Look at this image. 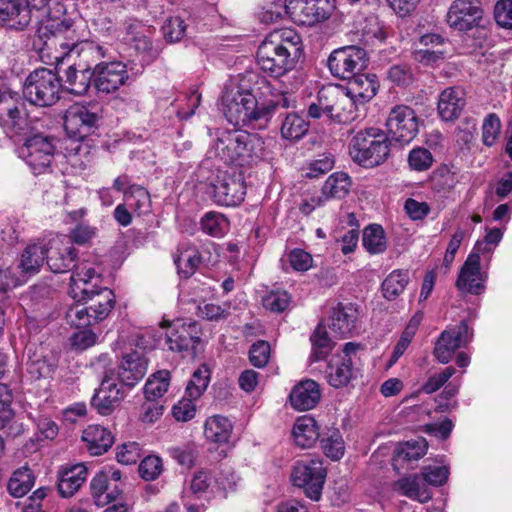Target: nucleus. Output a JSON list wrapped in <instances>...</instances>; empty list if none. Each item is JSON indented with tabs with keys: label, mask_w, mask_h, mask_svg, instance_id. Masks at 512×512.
<instances>
[{
	"label": "nucleus",
	"mask_w": 512,
	"mask_h": 512,
	"mask_svg": "<svg viewBox=\"0 0 512 512\" xmlns=\"http://www.w3.org/2000/svg\"><path fill=\"white\" fill-rule=\"evenodd\" d=\"M33 46L41 53L59 47L61 53L54 58L56 61L76 55L79 62L69 65L63 72L62 86L75 95H84L91 86L94 78V63L105 57L102 46L93 42L80 41L69 19L52 21L33 40Z\"/></svg>",
	"instance_id": "1"
},
{
	"label": "nucleus",
	"mask_w": 512,
	"mask_h": 512,
	"mask_svg": "<svg viewBox=\"0 0 512 512\" xmlns=\"http://www.w3.org/2000/svg\"><path fill=\"white\" fill-rule=\"evenodd\" d=\"M301 52V37L294 29H276L260 43L257 63L271 77L280 78L295 68Z\"/></svg>",
	"instance_id": "2"
},
{
	"label": "nucleus",
	"mask_w": 512,
	"mask_h": 512,
	"mask_svg": "<svg viewBox=\"0 0 512 512\" xmlns=\"http://www.w3.org/2000/svg\"><path fill=\"white\" fill-rule=\"evenodd\" d=\"M223 113L226 119L235 126H244L252 122L266 124L271 117L290 106L285 94L275 96V99L258 105L252 94L240 93L230 85H226L222 96Z\"/></svg>",
	"instance_id": "3"
},
{
	"label": "nucleus",
	"mask_w": 512,
	"mask_h": 512,
	"mask_svg": "<svg viewBox=\"0 0 512 512\" xmlns=\"http://www.w3.org/2000/svg\"><path fill=\"white\" fill-rule=\"evenodd\" d=\"M213 150L215 156L225 164L244 166L260 157L262 141L256 134L244 130L223 131L218 136Z\"/></svg>",
	"instance_id": "4"
},
{
	"label": "nucleus",
	"mask_w": 512,
	"mask_h": 512,
	"mask_svg": "<svg viewBox=\"0 0 512 512\" xmlns=\"http://www.w3.org/2000/svg\"><path fill=\"white\" fill-rule=\"evenodd\" d=\"M391 140L385 131L370 127L359 130L349 144L352 160L366 168L383 164L390 156Z\"/></svg>",
	"instance_id": "5"
},
{
	"label": "nucleus",
	"mask_w": 512,
	"mask_h": 512,
	"mask_svg": "<svg viewBox=\"0 0 512 512\" xmlns=\"http://www.w3.org/2000/svg\"><path fill=\"white\" fill-rule=\"evenodd\" d=\"M308 115L314 119L325 116L336 123H348L358 118V111L344 87L328 85L319 90L316 102L308 107Z\"/></svg>",
	"instance_id": "6"
},
{
	"label": "nucleus",
	"mask_w": 512,
	"mask_h": 512,
	"mask_svg": "<svg viewBox=\"0 0 512 512\" xmlns=\"http://www.w3.org/2000/svg\"><path fill=\"white\" fill-rule=\"evenodd\" d=\"M24 138V143L18 148V156L26 162L34 174L46 172L54 160L57 138L45 133H34V131Z\"/></svg>",
	"instance_id": "7"
},
{
	"label": "nucleus",
	"mask_w": 512,
	"mask_h": 512,
	"mask_svg": "<svg viewBox=\"0 0 512 512\" xmlns=\"http://www.w3.org/2000/svg\"><path fill=\"white\" fill-rule=\"evenodd\" d=\"M61 87L62 82L55 72L40 68L26 78L23 95L31 104L47 107L59 100Z\"/></svg>",
	"instance_id": "8"
},
{
	"label": "nucleus",
	"mask_w": 512,
	"mask_h": 512,
	"mask_svg": "<svg viewBox=\"0 0 512 512\" xmlns=\"http://www.w3.org/2000/svg\"><path fill=\"white\" fill-rule=\"evenodd\" d=\"M207 193L218 205L233 207L244 200L246 186L241 173L219 170L208 183Z\"/></svg>",
	"instance_id": "9"
},
{
	"label": "nucleus",
	"mask_w": 512,
	"mask_h": 512,
	"mask_svg": "<svg viewBox=\"0 0 512 512\" xmlns=\"http://www.w3.org/2000/svg\"><path fill=\"white\" fill-rule=\"evenodd\" d=\"M102 119L98 103H74L64 115V129L70 137L83 139L98 128Z\"/></svg>",
	"instance_id": "10"
},
{
	"label": "nucleus",
	"mask_w": 512,
	"mask_h": 512,
	"mask_svg": "<svg viewBox=\"0 0 512 512\" xmlns=\"http://www.w3.org/2000/svg\"><path fill=\"white\" fill-rule=\"evenodd\" d=\"M327 64L334 77L349 80L367 68L368 57L362 47L343 46L331 52Z\"/></svg>",
	"instance_id": "11"
},
{
	"label": "nucleus",
	"mask_w": 512,
	"mask_h": 512,
	"mask_svg": "<svg viewBox=\"0 0 512 512\" xmlns=\"http://www.w3.org/2000/svg\"><path fill=\"white\" fill-rule=\"evenodd\" d=\"M101 283L100 267L88 260H82L71 274L69 294L77 302H87L104 288Z\"/></svg>",
	"instance_id": "12"
},
{
	"label": "nucleus",
	"mask_w": 512,
	"mask_h": 512,
	"mask_svg": "<svg viewBox=\"0 0 512 512\" xmlns=\"http://www.w3.org/2000/svg\"><path fill=\"white\" fill-rule=\"evenodd\" d=\"M386 134L400 144L410 143L419 132V118L411 107L396 105L386 119Z\"/></svg>",
	"instance_id": "13"
},
{
	"label": "nucleus",
	"mask_w": 512,
	"mask_h": 512,
	"mask_svg": "<svg viewBox=\"0 0 512 512\" xmlns=\"http://www.w3.org/2000/svg\"><path fill=\"white\" fill-rule=\"evenodd\" d=\"M326 470L319 460L297 462L293 467L291 479L295 486L304 490L307 497L318 501L325 483Z\"/></svg>",
	"instance_id": "14"
},
{
	"label": "nucleus",
	"mask_w": 512,
	"mask_h": 512,
	"mask_svg": "<svg viewBox=\"0 0 512 512\" xmlns=\"http://www.w3.org/2000/svg\"><path fill=\"white\" fill-rule=\"evenodd\" d=\"M286 12L294 23L310 26L327 19L333 10L330 0H286Z\"/></svg>",
	"instance_id": "15"
},
{
	"label": "nucleus",
	"mask_w": 512,
	"mask_h": 512,
	"mask_svg": "<svg viewBox=\"0 0 512 512\" xmlns=\"http://www.w3.org/2000/svg\"><path fill=\"white\" fill-rule=\"evenodd\" d=\"M472 336L473 333L464 320L459 325L444 330L435 344L434 357L442 364L449 363L455 351L466 346Z\"/></svg>",
	"instance_id": "16"
},
{
	"label": "nucleus",
	"mask_w": 512,
	"mask_h": 512,
	"mask_svg": "<svg viewBox=\"0 0 512 512\" xmlns=\"http://www.w3.org/2000/svg\"><path fill=\"white\" fill-rule=\"evenodd\" d=\"M126 65L120 61L94 63L93 85L98 93L117 91L128 80Z\"/></svg>",
	"instance_id": "17"
},
{
	"label": "nucleus",
	"mask_w": 512,
	"mask_h": 512,
	"mask_svg": "<svg viewBox=\"0 0 512 512\" xmlns=\"http://www.w3.org/2000/svg\"><path fill=\"white\" fill-rule=\"evenodd\" d=\"M112 371L106 372L98 389L91 398V406L103 416L110 415L126 397L122 385L113 379Z\"/></svg>",
	"instance_id": "18"
},
{
	"label": "nucleus",
	"mask_w": 512,
	"mask_h": 512,
	"mask_svg": "<svg viewBox=\"0 0 512 512\" xmlns=\"http://www.w3.org/2000/svg\"><path fill=\"white\" fill-rule=\"evenodd\" d=\"M483 9L478 0H455L447 13V23L458 31H468L479 25Z\"/></svg>",
	"instance_id": "19"
},
{
	"label": "nucleus",
	"mask_w": 512,
	"mask_h": 512,
	"mask_svg": "<svg viewBox=\"0 0 512 512\" xmlns=\"http://www.w3.org/2000/svg\"><path fill=\"white\" fill-rule=\"evenodd\" d=\"M487 273L481 271L478 253H470L462 265L456 287L462 293L479 295L485 290Z\"/></svg>",
	"instance_id": "20"
},
{
	"label": "nucleus",
	"mask_w": 512,
	"mask_h": 512,
	"mask_svg": "<svg viewBox=\"0 0 512 512\" xmlns=\"http://www.w3.org/2000/svg\"><path fill=\"white\" fill-rule=\"evenodd\" d=\"M173 330L167 334L166 343L169 350L184 352L194 350L200 343L199 328L195 321L176 320L172 323Z\"/></svg>",
	"instance_id": "21"
},
{
	"label": "nucleus",
	"mask_w": 512,
	"mask_h": 512,
	"mask_svg": "<svg viewBox=\"0 0 512 512\" xmlns=\"http://www.w3.org/2000/svg\"><path fill=\"white\" fill-rule=\"evenodd\" d=\"M31 0H0V24L15 30L25 29L31 21Z\"/></svg>",
	"instance_id": "22"
},
{
	"label": "nucleus",
	"mask_w": 512,
	"mask_h": 512,
	"mask_svg": "<svg viewBox=\"0 0 512 512\" xmlns=\"http://www.w3.org/2000/svg\"><path fill=\"white\" fill-rule=\"evenodd\" d=\"M379 89V81L375 74L359 72L348 80L344 90L356 104L357 111L369 102Z\"/></svg>",
	"instance_id": "23"
},
{
	"label": "nucleus",
	"mask_w": 512,
	"mask_h": 512,
	"mask_svg": "<svg viewBox=\"0 0 512 512\" xmlns=\"http://www.w3.org/2000/svg\"><path fill=\"white\" fill-rule=\"evenodd\" d=\"M77 251L72 243L53 240L51 246L46 249V261L50 270L54 273H65L75 270Z\"/></svg>",
	"instance_id": "24"
},
{
	"label": "nucleus",
	"mask_w": 512,
	"mask_h": 512,
	"mask_svg": "<svg viewBox=\"0 0 512 512\" xmlns=\"http://www.w3.org/2000/svg\"><path fill=\"white\" fill-rule=\"evenodd\" d=\"M466 105V93L459 86L444 89L438 99L437 110L443 121L457 119Z\"/></svg>",
	"instance_id": "25"
},
{
	"label": "nucleus",
	"mask_w": 512,
	"mask_h": 512,
	"mask_svg": "<svg viewBox=\"0 0 512 512\" xmlns=\"http://www.w3.org/2000/svg\"><path fill=\"white\" fill-rule=\"evenodd\" d=\"M240 93L252 94L258 102V98L266 97L272 93L270 82L266 77L255 71H246L239 74L228 84Z\"/></svg>",
	"instance_id": "26"
},
{
	"label": "nucleus",
	"mask_w": 512,
	"mask_h": 512,
	"mask_svg": "<svg viewBox=\"0 0 512 512\" xmlns=\"http://www.w3.org/2000/svg\"><path fill=\"white\" fill-rule=\"evenodd\" d=\"M358 311L352 303H338L331 311L329 327L335 336L347 338L355 328Z\"/></svg>",
	"instance_id": "27"
},
{
	"label": "nucleus",
	"mask_w": 512,
	"mask_h": 512,
	"mask_svg": "<svg viewBox=\"0 0 512 512\" xmlns=\"http://www.w3.org/2000/svg\"><path fill=\"white\" fill-rule=\"evenodd\" d=\"M147 372V360L138 352L125 355L118 370L122 386L134 387Z\"/></svg>",
	"instance_id": "28"
},
{
	"label": "nucleus",
	"mask_w": 512,
	"mask_h": 512,
	"mask_svg": "<svg viewBox=\"0 0 512 512\" xmlns=\"http://www.w3.org/2000/svg\"><path fill=\"white\" fill-rule=\"evenodd\" d=\"M320 397L319 385L311 379L301 381L292 389L289 395L292 407L299 411L314 408L319 402Z\"/></svg>",
	"instance_id": "29"
},
{
	"label": "nucleus",
	"mask_w": 512,
	"mask_h": 512,
	"mask_svg": "<svg viewBox=\"0 0 512 512\" xmlns=\"http://www.w3.org/2000/svg\"><path fill=\"white\" fill-rule=\"evenodd\" d=\"M82 440L86 443V447L91 455H102L114 443V437L111 432L100 425L88 426L83 431Z\"/></svg>",
	"instance_id": "30"
},
{
	"label": "nucleus",
	"mask_w": 512,
	"mask_h": 512,
	"mask_svg": "<svg viewBox=\"0 0 512 512\" xmlns=\"http://www.w3.org/2000/svg\"><path fill=\"white\" fill-rule=\"evenodd\" d=\"M353 376L352 358L334 355L326 369L329 384L335 388L346 386Z\"/></svg>",
	"instance_id": "31"
},
{
	"label": "nucleus",
	"mask_w": 512,
	"mask_h": 512,
	"mask_svg": "<svg viewBox=\"0 0 512 512\" xmlns=\"http://www.w3.org/2000/svg\"><path fill=\"white\" fill-rule=\"evenodd\" d=\"M87 477L83 464L66 467L59 472L58 491L63 497H71L82 486Z\"/></svg>",
	"instance_id": "32"
},
{
	"label": "nucleus",
	"mask_w": 512,
	"mask_h": 512,
	"mask_svg": "<svg viewBox=\"0 0 512 512\" xmlns=\"http://www.w3.org/2000/svg\"><path fill=\"white\" fill-rule=\"evenodd\" d=\"M392 489L408 498L418 500L421 503L428 502L432 495L422 481L420 475L403 477L395 481Z\"/></svg>",
	"instance_id": "33"
},
{
	"label": "nucleus",
	"mask_w": 512,
	"mask_h": 512,
	"mask_svg": "<svg viewBox=\"0 0 512 512\" xmlns=\"http://www.w3.org/2000/svg\"><path fill=\"white\" fill-rule=\"evenodd\" d=\"M292 434L297 446L310 448L321 437L319 427L314 418L302 416L294 424Z\"/></svg>",
	"instance_id": "34"
},
{
	"label": "nucleus",
	"mask_w": 512,
	"mask_h": 512,
	"mask_svg": "<svg viewBox=\"0 0 512 512\" xmlns=\"http://www.w3.org/2000/svg\"><path fill=\"white\" fill-rule=\"evenodd\" d=\"M91 494L97 507H104L114 501L119 495L117 487L111 488L107 473L98 472L90 483Z\"/></svg>",
	"instance_id": "35"
},
{
	"label": "nucleus",
	"mask_w": 512,
	"mask_h": 512,
	"mask_svg": "<svg viewBox=\"0 0 512 512\" xmlns=\"http://www.w3.org/2000/svg\"><path fill=\"white\" fill-rule=\"evenodd\" d=\"M46 259V248L41 244H32L23 251L18 268L26 279L39 272Z\"/></svg>",
	"instance_id": "36"
},
{
	"label": "nucleus",
	"mask_w": 512,
	"mask_h": 512,
	"mask_svg": "<svg viewBox=\"0 0 512 512\" xmlns=\"http://www.w3.org/2000/svg\"><path fill=\"white\" fill-rule=\"evenodd\" d=\"M88 309L93 315L96 322L102 321L107 318L115 305V295L112 290L107 287L100 289V292L94 294L84 304H88Z\"/></svg>",
	"instance_id": "37"
},
{
	"label": "nucleus",
	"mask_w": 512,
	"mask_h": 512,
	"mask_svg": "<svg viewBox=\"0 0 512 512\" xmlns=\"http://www.w3.org/2000/svg\"><path fill=\"white\" fill-rule=\"evenodd\" d=\"M232 433V423L226 417L214 415L209 417L204 426V435L207 440L215 443L228 442Z\"/></svg>",
	"instance_id": "38"
},
{
	"label": "nucleus",
	"mask_w": 512,
	"mask_h": 512,
	"mask_svg": "<svg viewBox=\"0 0 512 512\" xmlns=\"http://www.w3.org/2000/svg\"><path fill=\"white\" fill-rule=\"evenodd\" d=\"M54 367L53 358L45 353L43 347L36 349L32 355H29L27 371L34 379L50 377Z\"/></svg>",
	"instance_id": "39"
},
{
	"label": "nucleus",
	"mask_w": 512,
	"mask_h": 512,
	"mask_svg": "<svg viewBox=\"0 0 512 512\" xmlns=\"http://www.w3.org/2000/svg\"><path fill=\"white\" fill-rule=\"evenodd\" d=\"M1 128L9 137L27 136L35 130L33 121L29 118L24 104L18 112L14 113L9 122L6 121Z\"/></svg>",
	"instance_id": "40"
},
{
	"label": "nucleus",
	"mask_w": 512,
	"mask_h": 512,
	"mask_svg": "<svg viewBox=\"0 0 512 512\" xmlns=\"http://www.w3.org/2000/svg\"><path fill=\"white\" fill-rule=\"evenodd\" d=\"M309 130V123L295 112L286 113L281 123V135L290 141L300 140Z\"/></svg>",
	"instance_id": "41"
},
{
	"label": "nucleus",
	"mask_w": 512,
	"mask_h": 512,
	"mask_svg": "<svg viewBox=\"0 0 512 512\" xmlns=\"http://www.w3.org/2000/svg\"><path fill=\"white\" fill-rule=\"evenodd\" d=\"M25 104L21 95L6 87L0 86V127L6 122H9L11 116L18 112Z\"/></svg>",
	"instance_id": "42"
},
{
	"label": "nucleus",
	"mask_w": 512,
	"mask_h": 512,
	"mask_svg": "<svg viewBox=\"0 0 512 512\" xmlns=\"http://www.w3.org/2000/svg\"><path fill=\"white\" fill-rule=\"evenodd\" d=\"M351 187V179L348 174L344 172H337L328 177L322 187V194L325 199L329 198H343L345 197Z\"/></svg>",
	"instance_id": "43"
},
{
	"label": "nucleus",
	"mask_w": 512,
	"mask_h": 512,
	"mask_svg": "<svg viewBox=\"0 0 512 512\" xmlns=\"http://www.w3.org/2000/svg\"><path fill=\"white\" fill-rule=\"evenodd\" d=\"M410 281L407 270L392 271L382 283L383 296L387 300L396 299L406 288Z\"/></svg>",
	"instance_id": "44"
},
{
	"label": "nucleus",
	"mask_w": 512,
	"mask_h": 512,
	"mask_svg": "<svg viewBox=\"0 0 512 512\" xmlns=\"http://www.w3.org/2000/svg\"><path fill=\"white\" fill-rule=\"evenodd\" d=\"M362 242L370 254H381L386 250L385 232L378 224L368 225L363 230Z\"/></svg>",
	"instance_id": "45"
},
{
	"label": "nucleus",
	"mask_w": 512,
	"mask_h": 512,
	"mask_svg": "<svg viewBox=\"0 0 512 512\" xmlns=\"http://www.w3.org/2000/svg\"><path fill=\"white\" fill-rule=\"evenodd\" d=\"M321 447L324 454L332 460L342 458L345 452V445L340 431L336 428H331L323 433Z\"/></svg>",
	"instance_id": "46"
},
{
	"label": "nucleus",
	"mask_w": 512,
	"mask_h": 512,
	"mask_svg": "<svg viewBox=\"0 0 512 512\" xmlns=\"http://www.w3.org/2000/svg\"><path fill=\"white\" fill-rule=\"evenodd\" d=\"M169 385L170 372L168 370H160L154 373L144 386L146 399L152 402L162 397L167 392Z\"/></svg>",
	"instance_id": "47"
},
{
	"label": "nucleus",
	"mask_w": 512,
	"mask_h": 512,
	"mask_svg": "<svg viewBox=\"0 0 512 512\" xmlns=\"http://www.w3.org/2000/svg\"><path fill=\"white\" fill-rule=\"evenodd\" d=\"M34 485L32 471L23 467L16 470L8 482V491L13 497H22L28 493Z\"/></svg>",
	"instance_id": "48"
},
{
	"label": "nucleus",
	"mask_w": 512,
	"mask_h": 512,
	"mask_svg": "<svg viewBox=\"0 0 512 512\" xmlns=\"http://www.w3.org/2000/svg\"><path fill=\"white\" fill-rule=\"evenodd\" d=\"M125 201L138 215H143L150 211V195L148 191L141 186H130L129 189L125 191Z\"/></svg>",
	"instance_id": "49"
},
{
	"label": "nucleus",
	"mask_w": 512,
	"mask_h": 512,
	"mask_svg": "<svg viewBox=\"0 0 512 512\" xmlns=\"http://www.w3.org/2000/svg\"><path fill=\"white\" fill-rule=\"evenodd\" d=\"M312 343V353L310 358L313 361L323 360L328 356L333 348V343L328 336L327 331L321 325H318L310 337Z\"/></svg>",
	"instance_id": "50"
},
{
	"label": "nucleus",
	"mask_w": 512,
	"mask_h": 512,
	"mask_svg": "<svg viewBox=\"0 0 512 512\" xmlns=\"http://www.w3.org/2000/svg\"><path fill=\"white\" fill-rule=\"evenodd\" d=\"M201 229L212 237H222L229 230V221L221 213L208 212L201 219Z\"/></svg>",
	"instance_id": "51"
},
{
	"label": "nucleus",
	"mask_w": 512,
	"mask_h": 512,
	"mask_svg": "<svg viewBox=\"0 0 512 512\" xmlns=\"http://www.w3.org/2000/svg\"><path fill=\"white\" fill-rule=\"evenodd\" d=\"M201 261L202 256L199 252L194 247H189L180 252L175 259V264L179 274L188 278L194 274Z\"/></svg>",
	"instance_id": "52"
},
{
	"label": "nucleus",
	"mask_w": 512,
	"mask_h": 512,
	"mask_svg": "<svg viewBox=\"0 0 512 512\" xmlns=\"http://www.w3.org/2000/svg\"><path fill=\"white\" fill-rule=\"evenodd\" d=\"M65 319L70 326L76 328H85L97 323L84 304L70 306L65 313Z\"/></svg>",
	"instance_id": "53"
},
{
	"label": "nucleus",
	"mask_w": 512,
	"mask_h": 512,
	"mask_svg": "<svg viewBox=\"0 0 512 512\" xmlns=\"http://www.w3.org/2000/svg\"><path fill=\"white\" fill-rule=\"evenodd\" d=\"M210 379V372L206 366L199 367L189 380L185 394L192 399H198L207 389Z\"/></svg>",
	"instance_id": "54"
},
{
	"label": "nucleus",
	"mask_w": 512,
	"mask_h": 512,
	"mask_svg": "<svg viewBox=\"0 0 512 512\" xmlns=\"http://www.w3.org/2000/svg\"><path fill=\"white\" fill-rule=\"evenodd\" d=\"M286 10V0H273L263 5L257 16L262 23L271 24L287 16Z\"/></svg>",
	"instance_id": "55"
},
{
	"label": "nucleus",
	"mask_w": 512,
	"mask_h": 512,
	"mask_svg": "<svg viewBox=\"0 0 512 512\" xmlns=\"http://www.w3.org/2000/svg\"><path fill=\"white\" fill-rule=\"evenodd\" d=\"M428 449V444L424 438L410 440L402 444L397 449V457L407 461L419 460Z\"/></svg>",
	"instance_id": "56"
},
{
	"label": "nucleus",
	"mask_w": 512,
	"mask_h": 512,
	"mask_svg": "<svg viewBox=\"0 0 512 512\" xmlns=\"http://www.w3.org/2000/svg\"><path fill=\"white\" fill-rule=\"evenodd\" d=\"M291 296L285 290H271L262 299L263 306L271 312L281 313L290 304Z\"/></svg>",
	"instance_id": "57"
},
{
	"label": "nucleus",
	"mask_w": 512,
	"mask_h": 512,
	"mask_svg": "<svg viewBox=\"0 0 512 512\" xmlns=\"http://www.w3.org/2000/svg\"><path fill=\"white\" fill-rule=\"evenodd\" d=\"M501 131V121L495 113L488 114L482 125V141L491 147L496 142Z\"/></svg>",
	"instance_id": "58"
},
{
	"label": "nucleus",
	"mask_w": 512,
	"mask_h": 512,
	"mask_svg": "<svg viewBox=\"0 0 512 512\" xmlns=\"http://www.w3.org/2000/svg\"><path fill=\"white\" fill-rule=\"evenodd\" d=\"M433 160L432 153L422 147L412 149L408 155L410 168L419 172L428 170L432 166Z\"/></svg>",
	"instance_id": "59"
},
{
	"label": "nucleus",
	"mask_w": 512,
	"mask_h": 512,
	"mask_svg": "<svg viewBox=\"0 0 512 512\" xmlns=\"http://www.w3.org/2000/svg\"><path fill=\"white\" fill-rule=\"evenodd\" d=\"M162 470V459L155 455L145 457L139 465V474L146 481L155 480Z\"/></svg>",
	"instance_id": "60"
},
{
	"label": "nucleus",
	"mask_w": 512,
	"mask_h": 512,
	"mask_svg": "<svg viewBox=\"0 0 512 512\" xmlns=\"http://www.w3.org/2000/svg\"><path fill=\"white\" fill-rule=\"evenodd\" d=\"M162 31L165 39L170 43H174L184 37L186 25L180 17H171L165 21Z\"/></svg>",
	"instance_id": "61"
},
{
	"label": "nucleus",
	"mask_w": 512,
	"mask_h": 512,
	"mask_svg": "<svg viewBox=\"0 0 512 512\" xmlns=\"http://www.w3.org/2000/svg\"><path fill=\"white\" fill-rule=\"evenodd\" d=\"M270 345L267 341L259 340L254 343L249 351V360L255 367L262 368L266 366L270 358Z\"/></svg>",
	"instance_id": "62"
},
{
	"label": "nucleus",
	"mask_w": 512,
	"mask_h": 512,
	"mask_svg": "<svg viewBox=\"0 0 512 512\" xmlns=\"http://www.w3.org/2000/svg\"><path fill=\"white\" fill-rule=\"evenodd\" d=\"M229 309V304L221 306L213 303H205L198 306V314L200 317L208 321H220L227 318L229 315Z\"/></svg>",
	"instance_id": "63"
},
{
	"label": "nucleus",
	"mask_w": 512,
	"mask_h": 512,
	"mask_svg": "<svg viewBox=\"0 0 512 512\" xmlns=\"http://www.w3.org/2000/svg\"><path fill=\"white\" fill-rule=\"evenodd\" d=\"M496 23L506 29H512V0H499L494 7Z\"/></svg>",
	"instance_id": "64"
}]
</instances>
